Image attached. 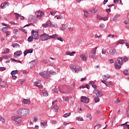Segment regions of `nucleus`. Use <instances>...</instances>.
I'll return each mask as SVG.
<instances>
[{
  "label": "nucleus",
  "instance_id": "1",
  "mask_svg": "<svg viewBox=\"0 0 129 129\" xmlns=\"http://www.w3.org/2000/svg\"><path fill=\"white\" fill-rule=\"evenodd\" d=\"M17 114L20 117L26 116L30 114V110L26 108H20L17 110Z\"/></svg>",
  "mask_w": 129,
  "mask_h": 129
},
{
  "label": "nucleus",
  "instance_id": "2",
  "mask_svg": "<svg viewBox=\"0 0 129 129\" xmlns=\"http://www.w3.org/2000/svg\"><path fill=\"white\" fill-rule=\"evenodd\" d=\"M22 117L20 116H19L18 117L17 116H12V120H14L15 121V123L16 124H19V123H21L22 122V120L20 119Z\"/></svg>",
  "mask_w": 129,
  "mask_h": 129
},
{
  "label": "nucleus",
  "instance_id": "3",
  "mask_svg": "<svg viewBox=\"0 0 129 129\" xmlns=\"http://www.w3.org/2000/svg\"><path fill=\"white\" fill-rule=\"evenodd\" d=\"M102 78H103V80L101 81V82L104 84H105L106 86H107V84L105 83V81H106V80H108V79L110 78V75L108 74L105 75L103 76Z\"/></svg>",
  "mask_w": 129,
  "mask_h": 129
},
{
  "label": "nucleus",
  "instance_id": "4",
  "mask_svg": "<svg viewBox=\"0 0 129 129\" xmlns=\"http://www.w3.org/2000/svg\"><path fill=\"white\" fill-rule=\"evenodd\" d=\"M32 36L34 40H39V34L38 32L32 30L31 32Z\"/></svg>",
  "mask_w": 129,
  "mask_h": 129
},
{
  "label": "nucleus",
  "instance_id": "5",
  "mask_svg": "<svg viewBox=\"0 0 129 129\" xmlns=\"http://www.w3.org/2000/svg\"><path fill=\"white\" fill-rule=\"evenodd\" d=\"M89 57L92 58V59H96V51H95V49H92L90 51Z\"/></svg>",
  "mask_w": 129,
  "mask_h": 129
},
{
  "label": "nucleus",
  "instance_id": "6",
  "mask_svg": "<svg viewBox=\"0 0 129 129\" xmlns=\"http://www.w3.org/2000/svg\"><path fill=\"white\" fill-rule=\"evenodd\" d=\"M40 39L41 41H47V40H49V35L44 33L40 35Z\"/></svg>",
  "mask_w": 129,
  "mask_h": 129
},
{
  "label": "nucleus",
  "instance_id": "7",
  "mask_svg": "<svg viewBox=\"0 0 129 129\" xmlns=\"http://www.w3.org/2000/svg\"><path fill=\"white\" fill-rule=\"evenodd\" d=\"M40 76H41V77H43L44 78H49L50 77V75H49V74H48V73H47V72H43L42 73H40Z\"/></svg>",
  "mask_w": 129,
  "mask_h": 129
},
{
  "label": "nucleus",
  "instance_id": "8",
  "mask_svg": "<svg viewBox=\"0 0 129 129\" xmlns=\"http://www.w3.org/2000/svg\"><path fill=\"white\" fill-rule=\"evenodd\" d=\"M81 102H84L85 103H88L89 102V99L85 96L81 97Z\"/></svg>",
  "mask_w": 129,
  "mask_h": 129
},
{
  "label": "nucleus",
  "instance_id": "9",
  "mask_svg": "<svg viewBox=\"0 0 129 129\" xmlns=\"http://www.w3.org/2000/svg\"><path fill=\"white\" fill-rule=\"evenodd\" d=\"M51 26L52 23L50 20L47 21L45 24H43L42 25V26L43 27V28H47V27H51Z\"/></svg>",
  "mask_w": 129,
  "mask_h": 129
},
{
  "label": "nucleus",
  "instance_id": "10",
  "mask_svg": "<svg viewBox=\"0 0 129 129\" xmlns=\"http://www.w3.org/2000/svg\"><path fill=\"white\" fill-rule=\"evenodd\" d=\"M22 54H23L22 50H17L14 53V57H15V58H18V57L21 56Z\"/></svg>",
  "mask_w": 129,
  "mask_h": 129
},
{
  "label": "nucleus",
  "instance_id": "11",
  "mask_svg": "<svg viewBox=\"0 0 129 129\" xmlns=\"http://www.w3.org/2000/svg\"><path fill=\"white\" fill-rule=\"evenodd\" d=\"M22 103H23V104H27V105H30V104H31V100L30 99H24L22 100Z\"/></svg>",
  "mask_w": 129,
  "mask_h": 129
},
{
  "label": "nucleus",
  "instance_id": "12",
  "mask_svg": "<svg viewBox=\"0 0 129 129\" xmlns=\"http://www.w3.org/2000/svg\"><path fill=\"white\" fill-rule=\"evenodd\" d=\"M34 86H35V87H38V88L40 89H43V87L38 82H35L34 83Z\"/></svg>",
  "mask_w": 129,
  "mask_h": 129
},
{
  "label": "nucleus",
  "instance_id": "13",
  "mask_svg": "<svg viewBox=\"0 0 129 129\" xmlns=\"http://www.w3.org/2000/svg\"><path fill=\"white\" fill-rule=\"evenodd\" d=\"M14 15H15L17 20H19L20 18V20H24L25 19V17L22 16H21V15L17 13H14Z\"/></svg>",
  "mask_w": 129,
  "mask_h": 129
},
{
  "label": "nucleus",
  "instance_id": "14",
  "mask_svg": "<svg viewBox=\"0 0 129 129\" xmlns=\"http://www.w3.org/2000/svg\"><path fill=\"white\" fill-rule=\"evenodd\" d=\"M33 51H34V49H33V48L25 50L24 52V56L27 55V54H30V53H32Z\"/></svg>",
  "mask_w": 129,
  "mask_h": 129
},
{
  "label": "nucleus",
  "instance_id": "15",
  "mask_svg": "<svg viewBox=\"0 0 129 129\" xmlns=\"http://www.w3.org/2000/svg\"><path fill=\"white\" fill-rule=\"evenodd\" d=\"M114 66H115V68L116 69H120L121 68V64H120L117 62H115Z\"/></svg>",
  "mask_w": 129,
  "mask_h": 129
},
{
  "label": "nucleus",
  "instance_id": "16",
  "mask_svg": "<svg viewBox=\"0 0 129 129\" xmlns=\"http://www.w3.org/2000/svg\"><path fill=\"white\" fill-rule=\"evenodd\" d=\"M89 10L92 14H96V13H97V12H98V9H95L94 8H90L89 9Z\"/></svg>",
  "mask_w": 129,
  "mask_h": 129
},
{
  "label": "nucleus",
  "instance_id": "17",
  "mask_svg": "<svg viewBox=\"0 0 129 129\" xmlns=\"http://www.w3.org/2000/svg\"><path fill=\"white\" fill-rule=\"evenodd\" d=\"M80 58L81 59V60H82V61H86V59H87L86 58V56L85 55V54L82 53L80 55Z\"/></svg>",
  "mask_w": 129,
  "mask_h": 129
},
{
  "label": "nucleus",
  "instance_id": "18",
  "mask_svg": "<svg viewBox=\"0 0 129 129\" xmlns=\"http://www.w3.org/2000/svg\"><path fill=\"white\" fill-rule=\"evenodd\" d=\"M80 71H82V68L80 67L78 68L76 67V69L75 70V73H79Z\"/></svg>",
  "mask_w": 129,
  "mask_h": 129
},
{
  "label": "nucleus",
  "instance_id": "19",
  "mask_svg": "<svg viewBox=\"0 0 129 129\" xmlns=\"http://www.w3.org/2000/svg\"><path fill=\"white\" fill-rule=\"evenodd\" d=\"M66 55H69L70 56H74V54H76V52L75 51H67L66 52Z\"/></svg>",
  "mask_w": 129,
  "mask_h": 129
},
{
  "label": "nucleus",
  "instance_id": "20",
  "mask_svg": "<svg viewBox=\"0 0 129 129\" xmlns=\"http://www.w3.org/2000/svg\"><path fill=\"white\" fill-rule=\"evenodd\" d=\"M109 53L110 55H114V54L116 53V49L114 48V49H113L112 50H110L109 51Z\"/></svg>",
  "mask_w": 129,
  "mask_h": 129
},
{
  "label": "nucleus",
  "instance_id": "21",
  "mask_svg": "<svg viewBox=\"0 0 129 129\" xmlns=\"http://www.w3.org/2000/svg\"><path fill=\"white\" fill-rule=\"evenodd\" d=\"M70 67L71 69L72 70V71L74 72L75 71V70L76 69V65L75 64H70Z\"/></svg>",
  "mask_w": 129,
  "mask_h": 129
},
{
  "label": "nucleus",
  "instance_id": "22",
  "mask_svg": "<svg viewBox=\"0 0 129 129\" xmlns=\"http://www.w3.org/2000/svg\"><path fill=\"white\" fill-rule=\"evenodd\" d=\"M84 16L85 18H88L89 17V13L86 10H84Z\"/></svg>",
  "mask_w": 129,
  "mask_h": 129
},
{
  "label": "nucleus",
  "instance_id": "23",
  "mask_svg": "<svg viewBox=\"0 0 129 129\" xmlns=\"http://www.w3.org/2000/svg\"><path fill=\"white\" fill-rule=\"evenodd\" d=\"M117 62H118V63L120 65H122V58H118L117 59Z\"/></svg>",
  "mask_w": 129,
  "mask_h": 129
},
{
  "label": "nucleus",
  "instance_id": "24",
  "mask_svg": "<svg viewBox=\"0 0 129 129\" xmlns=\"http://www.w3.org/2000/svg\"><path fill=\"white\" fill-rule=\"evenodd\" d=\"M68 28V26L66 25V24H62L61 26V29L60 30L61 31H65L66 29H67Z\"/></svg>",
  "mask_w": 129,
  "mask_h": 129
},
{
  "label": "nucleus",
  "instance_id": "25",
  "mask_svg": "<svg viewBox=\"0 0 129 129\" xmlns=\"http://www.w3.org/2000/svg\"><path fill=\"white\" fill-rule=\"evenodd\" d=\"M0 86H2V87H6V88H8V87H9V86H8V85H6V84L4 82H2L0 83Z\"/></svg>",
  "mask_w": 129,
  "mask_h": 129
},
{
  "label": "nucleus",
  "instance_id": "26",
  "mask_svg": "<svg viewBox=\"0 0 129 129\" xmlns=\"http://www.w3.org/2000/svg\"><path fill=\"white\" fill-rule=\"evenodd\" d=\"M58 108H59V107H58L57 104H55L53 107V110H54V112H57V111H58Z\"/></svg>",
  "mask_w": 129,
  "mask_h": 129
},
{
  "label": "nucleus",
  "instance_id": "27",
  "mask_svg": "<svg viewBox=\"0 0 129 129\" xmlns=\"http://www.w3.org/2000/svg\"><path fill=\"white\" fill-rule=\"evenodd\" d=\"M123 125H125L124 126V128H125V127H126L127 128L129 129V124H127V122H126L125 123L121 124L120 125L121 126H122Z\"/></svg>",
  "mask_w": 129,
  "mask_h": 129
},
{
  "label": "nucleus",
  "instance_id": "28",
  "mask_svg": "<svg viewBox=\"0 0 129 129\" xmlns=\"http://www.w3.org/2000/svg\"><path fill=\"white\" fill-rule=\"evenodd\" d=\"M41 126H42V127H46V126H47V122H41Z\"/></svg>",
  "mask_w": 129,
  "mask_h": 129
},
{
  "label": "nucleus",
  "instance_id": "29",
  "mask_svg": "<svg viewBox=\"0 0 129 129\" xmlns=\"http://www.w3.org/2000/svg\"><path fill=\"white\" fill-rule=\"evenodd\" d=\"M118 17H119V15H115L113 18V21H114V22H116V21H117V19H118Z\"/></svg>",
  "mask_w": 129,
  "mask_h": 129
},
{
  "label": "nucleus",
  "instance_id": "30",
  "mask_svg": "<svg viewBox=\"0 0 129 129\" xmlns=\"http://www.w3.org/2000/svg\"><path fill=\"white\" fill-rule=\"evenodd\" d=\"M52 90L53 92H55V93H58V90L56 88V86L52 87Z\"/></svg>",
  "mask_w": 129,
  "mask_h": 129
},
{
  "label": "nucleus",
  "instance_id": "31",
  "mask_svg": "<svg viewBox=\"0 0 129 129\" xmlns=\"http://www.w3.org/2000/svg\"><path fill=\"white\" fill-rule=\"evenodd\" d=\"M13 48H20V45L18 43H13Z\"/></svg>",
  "mask_w": 129,
  "mask_h": 129
},
{
  "label": "nucleus",
  "instance_id": "32",
  "mask_svg": "<svg viewBox=\"0 0 129 129\" xmlns=\"http://www.w3.org/2000/svg\"><path fill=\"white\" fill-rule=\"evenodd\" d=\"M11 75H16V74H18V70L12 71L11 73Z\"/></svg>",
  "mask_w": 129,
  "mask_h": 129
},
{
  "label": "nucleus",
  "instance_id": "33",
  "mask_svg": "<svg viewBox=\"0 0 129 129\" xmlns=\"http://www.w3.org/2000/svg\"><path fill=\"white\" fill-rule=\"evenodd\" d=\"M94 100H95V102H96V103H97V102L100 101V99L99 98V97L97 96L94 98Z\"/></svg>",
  "mask_w": 129,
  "mask_h": 129
},
{
  "label": "nucleus",
  "instance_id": "34",
  "mask_svg": "<svg viewBox=\"0 0 129 129\" xmlns=\"http://www.w3.org/2000/svg\"><path fill=\"white\" fill-rule=\"evenodd\" d=\"M96 96H98H98L99 97H101V96H103V95L102 94V93H101V92L98 91V92L97 93Z\"/></svg>",
  "mask_w": 129,
  "mask_h": 129
},
{
  "label": "nucleus",
  "instance_id": "35",
  "mask_svg": "<svg viewBox=\"0 0 129 129\" xmlns=\"http://www.w3.org/2000/svg\"><path fill=\"white\" fill-rule=\"evenodd\" d=\"M71 115V113H66L63 115V117H68L69 116H70Z\"/></svg>",
  "mask_w": 129,
  "mask_h": 129
},
{
  "label": "nucleus",
  "instance_id": "36",
  "mask_svg": "<svg viewBox=\"0 0 129 129\" xmlns=\"http://www.w3.org/2000/svg\"><path fill=\"white\" fill-rule=\"evenodd\" d=\"M9 52L10 49L9 48H7L4 50V51L3 52V54H8Z\"/></svg>",
  "mask_w": 129,
  "mask_h": 129
},
{
  "label": "nucleus",
  "instance_id": "37",
  "mask_svg": "<svg viewBox=\"0 0 129 129\" xmlns=\"http://www.w3.org/2000/svg\"><path fill=\"white\" fill-rule=\"evenodd\" d=\"M49 74H50V75H56V74H57V73L52 70H50L49 71Z\"/></svg>",
  "mask_w": 129,
  "mask_h": 129
},
{
  "label": "nucleus",
  "instance_id": "38",
  "mask_svg": "<svg viewBox=\"0 0 129 129\" xmlns=\"http://www.w3.org/2000/svg\"><path fill=\"white\" fill-rule=\"evenodd\" d=\"M124 75H129L128 70L126 69L123 71Z\"/></svg>",
  "mask_w": 129,
  "mask_h": 129
},
{
  "label": "nucleus",
  "instance_id": "39",
  "mask_svg": "<svg viewBox=\"0 0 129 129\" xmlns=\"http://www.w3.org/2000/svg\"><path fill=\"white\" fill-rule=\"evenodd\" d=\"M43 96H48V92L46 91H42Z\"/></svg>",
  "mask_w": 129,
  "mask_h": 129
},
{
  "label": "nucleus",
  "instance_id": "40",
  "mask_svg": "<svg viewBox=\"0 0 129 129\" xmlns=\"http://www.w3.org/2000/svg\"><path fill=\"white\" fill-rule=\"evenodd\" d=\"M33 39H34L33 36H29L28 39V42H32L33 41Z\"/></svg>",
  "mask_w": 129,
  "mask_h": 129
},
{
  "label": "nucleus",
  "instance_id": "41",
  "mask_svg": "<svg viewBox=\"0 0 129 129\" xmlns=\"http://www.w3.org/2000/svg\"><path fill=\"white\" fill-rule=\"evenodd\" d=\"M119 44H124V40H121V41L117 43V45H119Z\"/></svg>",
  "mask_w": 129,
  "mask_h": 129
},
{
  "label": "nucleus",
  "instance_id": "42",
  "mask_svg": "<svg viewBox=\"0 0 129 129\" xmlns=\"http://www.w3.org/2000/svg\"><path fill=\"white\" fill-rule=\"evenodd\" d=\"M77 119L79 121H83V118L81 116L78 117Z\"/></svg>",
  "mask_w": 129,
  "mask_h": 129
},
{
  "label": "nucleus",
  "instance_id": "43",
  "mask_svg": "<svg viewBox=\"0 0 129 129\" xmlns=\"http://www.w3.org/2000/svg\"><path fill=\"white\" fill-rule=\"evenodd\" d=\"M59 37V35L58 34H53L52 35V39H57Z\"/></svg>",
  "mask_w": 129,
  "mask_h": 129
},
{
  "label": "nucleus",
  "instance_id": "44",
  "mask_svg": "<svg viewBox=\"0 0 129 129\" xmlns=\"http://www.w3.org/2000/svg\"><path fill=\"white\" fill-rule=\"evenodd\" d=\"M103 21H107L108 20V15H107V17H102Z\"/></svg>",
  "mask_w": 129,
  "mask_h": 129
},
{
  "label": "nucleus",
  "instance_id": "45",
  "mask_svg": "<svg viewBox=\"0 0 129 129\" xmlns=\"http://www.w3.org/2000/svg\"><path fill=\"white\" fill-rule=\"evenodd\" d=\"M98 91H99V90H98L96 89H95L93 91V93L94 94H96V95H97V93L98 92Z\"/></svg>",
  "mask_w": 129,
  "mask_h": 129
},
{
  "label": "nucleus",
  "instance_id": "46",
  "mask_svg": "<svg viewBox=\"0 0 129 129\" xmlns=\"http://www.w3.org/2000/svg\"><path fill=\"white\" fill-rule=\"evenodd\" d=\"M101 127V125L100 124H98L95 126L94 129H98L99 127Z\"/></svg>",
  "mask_w": 129,
  "mask_h": 129
},
{
  "label": "nucleus",
  "instance_id": "47",
  "mask_svg": "<svg viewBox=\"0 0 129 129\" xmlns=\"http://www.w3.org/2000/svg\"><path fill=\"white\" fill-rule=\"evenodd\" d=\"M97 20H102V17H101V16H100V15H97Z\"/></svg>",
  "mask_w": 129,
  "mask_h": 129
},
{
  "label": "nucleus",
  "instance_id": "48",
  "mask_svg": "<svg viewBox=\"0 0 129 129\" xmlns=\"http://www.w3.org/2000/svg\"><path fill=\"white\" fill-rule=\"evenodd\" d=\"M57 40H58V41H60V42H63V38L62 37H58L57 38H56Z\"/></svg>",
  "mask_w": 129,
  "mask_h": 129
},
{
  "label": "nucleus",
  "instance_id": "49",
  "mask_svg": "<svg viewBox=\"0 0 129 129\" xmlns=\"http://www.w3.org/2000/svg\"><path fill=\"white\" fill-rule=\"evenodd\" d=\"M52 26L53 27V28H55V29H57V28H58V25L56 23L53 24Z\"/></svg>",
  "mask_w": 129,
  "mask_h": 129
},
{
  "label": "nucleus",
  "instance_id": "50",
  "mask_svg": "<svg viewBox=\"0 0 129 129\" xmlns=\"http://www.w3.org/2000/svg\"><path fill=\"white\" fill-rule=\"evenodd\" d=\"M108 38H111L112 39H113L114 38V35H112V34H109L108 35Z\"/></svg>",
  "mask_w": 129,
  "mask_h": 129
},
{
  "label": "nucleus",
  "instance_id": "51",
  "mask_svg": "<svg viewBox=\"0 0 129 129\" xmlns=\"http://www.w3.org/2000/svg\"><path fill=\"white\" fill-rule=\"evenodd\" d=\"M100 28H101L102 29H103V28H104V27H105V25H104V24L103 23H101L100 24Z\"/></svg>",
  "mask_w": 129,
  "mask_h": 129
},
{
  "label": "nucleus",
  "instance_id": "52",
  "mask_svg": "<svg viewBox=\"0 0 129 129\" xmlns=\"http://www.w3.org/2000/svg\"><path fill=\"white\" fill-rule=\"evenodd\" d=\"M107 84V87H108L109 86H110V85H111V86H112V83L111 82H109L108 83V84Z\"/></svg>",
  "mask_w": 129,
  "mask_h": 129
},
{
  "label": "nucleus",
  "instance_id": "53",
  "mask_svg": "<svg viewBox=\"0 0 129 129\" xmlns=\"http://www.w3.org/2000/svg\"><path fill=\"white\" fill-rule=\"evenodd\" d=\"M40 18H42V17H44L45 16V13L44 12H41L40 14Z\"/></svg>",
  "mask_w": 129,
  "mask_h": 129
},
{
  "label": "nucleus",
  "instance_id": "54",
  "mask_svg": "<svg viewBox=\"0 0 129 129\" xmlns=\"http://www.w3.org/2000/svg\"><path fill=\"white\" fill-rule=\"evenodd\" d=\"M0 121H2V122H3V123H5V122H6V120L2 117L1 119H0Z\"/></svg>",
  "mask_w": 129,
  "mask_h": 129
},
{
  "label": "nucleus",
  "instance_id": "55",
  "mask_svg": "<svg viewBox=\"0 0 129 129\" xmlns=\"http://www.w3.org/2000/svg\"><path fill=\"white\" fill-rule=\"evenodd\" d=\"M5 5L4 3H2L1 5V9H5Z\"/></svg>",
  "mask_w": 129,
  "mask_h": 129
},
{
  "label": "nucleus",
  "instance_id": "56",
  "mask_svg": "<svg viewBox=\"0 0 129 129\" xmlns=\"http://www.w3.org/2000/svg\"><path fill=\"white\" fill-rule=\"evenodd\" d=\"M5 34H6V36H10V35H11V32H10L9 31H6L5 32Z\"/></svg>",
  "mask_w": 129,
  "mask_h": 129
},
{
  "label": "nucleus",
  "instance_id": "57",
  "mask_svg": "<svg viewBox=\"0 0 129 129\" xmlns=\"http://www.w3.org/2000/svg\"><path fill=\"white\" fill-rule=\"evenodd\" d=\"M17 33H18V29H16L13 30V34H15V35L17 34Z\"/></svg>",
  "mask_w": 129,
  "mask_h": 129
},
{
  "label": "nucleus",
  "instance_id": "58",
  "mask_svg": "<svg viewBox=\"0 0 129 129\" xmlns=\"http://www.w3.org/2000/svg\"><path fill=\"white\" fill-rule=\"evenodd\" d=\"M89 83V84H91V85H92V86L95 84V82H94V81H90Z\"/></svg>",
  "mask_w": 129,
  "mask_h": 129
},
{
  "label": "nucleus",
  "instance_id": "59",
  "mask_svg": "<svg viewBox=\"0 0 129 129\" xmlns=\"http://www.w3.org/2000/svg\"><path fill=\"white\" fill-rule=\"evenodd\" d=\"M106 53V50L105 49H103L102 50V54H105Z\"/></svg>",
  "mask_w": 129,
  "mask_h": 129
},
{
  "label": "nucleus",
  "instance_id": "60",
  "mask_svg": "<svg viewBox=\"0 0 129 129\" xmlns=\"http://www.w3.org/2000/svg\"><path fill=\"white\" fill-rule=\"evenodd\" d=\"M19 30H21V31L24 32V33H27V31L25 29L20 28Z\"/></svg>",
  "mask_w": 129,
  "mask_h": 129
},
{
  "label": "nucleus",
  "instance_id": "61",
  "mask_svg": "<svg viewBox=\"0 0 129 129\" xmlns=\"http://www.w3.org/2000/svg\"><path fill=\"white\" fill-rule=\"evenodd\" d=\"M34 121H35V122L38 121V117H34Z\"/></svg>",
  "mask_w": 129,
  "mask_h": 129
},
{
  "label": "nucleus",
  "instance_id": "62",
  "mask_svg": "<svg viewBox=\"0 0 129 129\" xmlns=\"http://www.w3.org/2000/svg\"><path fill=\"white\" fill-rule=\"evenodd\" d=\"M124 24H125V25H127L128 24H129V21L128 20H125L123 22Z\"/></svg>",
  "mask_w": 129,
  "mask_h": 129
},
{
  "label": "nucleus",
  "instance_id": "63",
  "mask_svg": "<svg viewBox=\"0 0 129 129\" xmlns=\"http://www.w3.org/2000/svg\"><path fill=\"white\" fill-rule=\"evenodd\" d=\"M17 77L16 76H14L12 75V79H13V80H16V79H17Z\"/></svg>",
  "mask_w": 129,
  "mask_h": 129
},
{
  "label": "nucleus",
  "instance_id": "64",
  "mask_svg": "<svg viewBox=\"0 0 129 129\" xmlns=\"http://www.w3.org/2000/svg\"><path fill=\"white\" fill-rule=\"evenodd\" d=\"M109 63H110L111 64H112L113 63V59H109Z\"/></svg>",
  "mask_w": 129,
  "mask_h": 129
}]
</instances>
